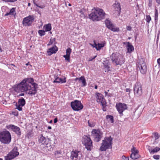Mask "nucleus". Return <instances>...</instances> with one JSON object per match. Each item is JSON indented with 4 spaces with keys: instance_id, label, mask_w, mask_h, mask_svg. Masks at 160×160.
<instances>
[{
    "instance_id": "obj_6",
    "label": "nucleus",
    "mask_w": 160,
    "mask_h": 160,
    "mask_svg": "<svg viewBox=\"0 0 160 160\" xmlns=\"http://www.w3.org/2000/svg\"><path fill=\"white\" fill-rule=\"evenodd\" d=\"M18 151V148L15 147L7 156H5L4 160H11L18 156L19 154Z\"/></svg>"
},
{
    "instance_id": "obj_37",
    "label": "nucleus",
    "mask_w": 160,
    "mask_h": 160,
    "mask_svg": "<svg viewBox=\"0 0 160 160\" xmlns=\"http://www.w3.org/2000/svg\"><path fill=\"white\" fill-rule=\"evenodd\" d=\"M88 126L90 127H93L95 125V124L92 122H90L89 120L88 121Z\"/></svg>"
},
{
    "instance_id": "obj_11",
    "label": "nucleus",
    "mask_w": 160,
    "mask_h": 160,
    "mask_svg": "<svg viewBox=\"0 0 160 160\" xmlns=\"http://www.w3.org/2000/svg\"><path fill=\"white\" fill-rule=\"evenodd\" d=\"M71 105L72 108L75 111L81 110L83 108V106L81 101L77 100L71 102Z\"/></svg>"
},
{
    "instance_id": "obj_36",
    "label": "nucleus",
    "mask_w": 160,
    "mask_h": 160,
    "mask_svg": "<svg viewBox=\"0 0 160 160\" xmlns=\"http://www.w3.org/2000/svg\"><path fill=\"white\" fill-rule=\"evenodd\" d=\"M153 135L155 140L158 139L160 137V135H159L158 134L157 132L153 133Z\"/></svg>"
},
{
    "instance_id": "obj_54",
    "label": "nucleus",
    "mask_w": 160,
    "mask_h": 160,
    "mask_svg": "<svg viewBox=\"0 0 160 160\" xmlns=\"http://www.w3.org/2000/svg\"><path fill=\"white\" fill-rule=\"evenodd\" d=\"M24 95V93H22L18 95V96H23Z\"/></svg>"
},
{
    "instance_id": "obj_22",
    "label": "nucleus",
    "mask_w": 160,
    "mask_h": 160,
    "mask_svg": "<svg viewBox=\"0 0 160 160\" xmlns=\"http://www.w3.org/2000/svg\"><path fill=\"white\" fill-rule=\"evenodd\" d=\"M66 78H59L58 77L57 78L53 81L54 83H63L66 82Z\"/></svg>"
},
{
    "instance_id": "obj_63",
    "label": "nucleus",
    "mask_w": 160,
    "mask_h": 160,
    "mask_svg": "<svg viewBox=\"0 0 160 160\" xmlns=\"http://www.w3.org/2000/svg\"><path fill=\"white\" fill-rule=\"evenodd\" d=\"M149 3H150L152 2V0H149Z\"/></svg>"
},
{
    "instance_id": "obj_53",
    "label": "nucleus",
    "mask_w": 160,
    "mask_h": 160,
    "mask_svg": "<svg viewBox=\"0 0 160 160\" xmlns=\"http://www.w3.org/2000/svg\"><path fill=\"white\" fill-rule=\"evenodd\" d=\"M126 92H130V89L129 88H127L126 89Z\"/></svg>"
},
{
    "instance_id": "obj_58",
    "label": "nucleus",
    "mask_w": 160,
    "mask_h": 160,
    "mask_svg": "<svg viewBox=\"0 0 160 160\" xmlns=\"http://www.w3.org/2000/svg\"><path fill=\"white\" fill-rule=\"evenodd\" d=\"M94 88L95 89H97L98 88V86L97 85H95Z\"/></svg>"
},
{
    "instance_id": "obj_5",
    "label": "nucleus",
    "mask_w": 160,
    "mask_h": 160,
    "mask_svg": "<svg viewBox=\"0 0 160 160\" xmlns=\"http://www.w3.org/2000/svg\"><path fill=\"white\" fill-rule=\"evenodd\" d=\"M112 139L111 137L105 138L102 141L100 150L101 151H106L107 149L112 147Z\"/></svg>"
},
{
    "instance_id": "obj_4",
    "label": "nucleus",
    "mask_w": 160,
    "mask_h": 160,
    "mask_svg": "<svg viewBox=\"0 0 160 160\" xmlns=\"http://www.w3.org/2000/svg\"><path fill=\"white\" fill-rule=\"evenodd\" d=\"M112 62L116 65H121L124 62V59L121 54L118 53H113L110 56Z\"/></svg>"
},
{
    "instance_id": "obj_3",
    "label": "nucleus",
    "mask_w": 160,
    "mask_h": 160,
    "mask_svg": "<svg viewBox=\"0 0 160 160\" xmlns=\"http://www.w3.org/2000/svg\"><path fill=\"white\" fill-rule=\"evenodd\" d=\"M11 140V135L8 131L5 130L0 132V141L2 143L9 144Z\"/></svg>"
},
{
    "instance_id": "obj_41",
    "label": "nucleus",
    "mask_w": 160,
    "mask_h": 160,
    "mask_svg": "<svg viewBox=\"0 0 160 160\" xmlns=\"http://www.w3.org/2000/svg\"><path fill=\"white\" fill-rule=\"evenodd\" d=\"M151 20V18L150 15H147L146 16V20L147 22L149 23Z\"/></svg>"
},
{
    "instance_id": "obj_33",
    "label": "nucleus",
    "mask_w": 160,
    "mask_h": 160,
    "mask_svg": "<svg viewBox=\"0 0 160 160\" xmlns=\"http://www.w3.org/2000/svg\"><path fill=\"white\" fill-rule=\"evenodd\" d=\"M155 10L154 19L155 22H157L158 20V12L157 9H155Z\"/></svg>"
},
{
    "instance_id": "obj_7",
    "label": "nucleus",
    "mask_w": 160,
    "mask_h": 160,
    "mask_svg": "<svg viewBox=\"0 0 160 160\" xmlns=\"http://www.w3.org/2000/svg\"><path fill=\"white\" fill-rule=\"evenodd\" d=\"M91 135L94 138V141L98 142L101 139L102 133L99 129H93L91 132Z\"/></svg>"
},
{
    "instance_id": "obj_52",
    "label": "nucleus",
    "mask_w": 160,
    "mask_h": 160,
    "mask_svg": "<svg viewBox=\"0 0 160 160\" xmlns=\"http://www.w3.org/2000/svg\"><path fill=\"white\" fill-rule=\"evenodd\" d=\"M33 3L34 4L36 5V6H37V7H38V5L36 3H35V0H33Z\"/></svg>"
},
{
    "instance_id": "obj_23",
    "label": "nucleus",
    "mask_w": 160,
    "mask_h": 160,
    "mask_svg": "<svg viewBox=\"0 0 160 160\" xmlns=\"http://www.w3.org/2000/svg\"><path fill=\"white\" fill-rule=\"evenodd\" d=\"M13 15L15 17L16 15V12L15 8H11L9 12H7L5 14V16Z\"/></svg>"
},
{
    "instance_id": "obj_30",
    "label": "nucleus",
    "mask_w": 160,
    "mask_h": 160,
    "mask_svg": "<svg viewBox=\"0 0 160 160\" xmlns=\"http://www.w3.org/2000/svg\"><path fill=\"white\" fill-rule=\"evenodd\" d=\"M47 149L48 151H51L53 150V148L51 145V143L48 142L46 144Z\"/></svg>"
},
{
    "instance_id": "obj_25",
    "label": "nucleus",
    "mask_w": 160,
    "mask_h": 160,
    "mask_svg": "<svg viewBox=\"0 0 160 160\" xmlns=\"http://www.w3.org/2000/svg\"><path fill=\"white\" fill-rule=\"evenodd\" d=\"M79 82L82 83V87H85L87 85L86 80L84 76H82L81 77V79Z\"/></svg>"
},
{
    "instance_id": "obj_35",
    "label": "nucleus",
    "mask_w": 160,
    "mask_h": 160,
    "mask_svg": "<svg viewBox=\"0 0 160 160\" xmlns=\"http://www.w3.org/2000/svg\"><path fill=\"white\" fill-rule=\"evenodd\" d=\"M104 103H102L101 104L102 106V109L103 111H106V102H104Z\"/></svg>"
},
{
    "instance_id": "obj_45",
    "label": "nucleus",
    "mask_w": 160,
    "mask_h": 160,
    "mask_svg": "<svg viewBox=\"0 0 160 160\" xmlns=\"http://www.w3.org/2000/svg\"><path fill=\"white\" fill-rule=\"evenodd\" d=\"M2 1L7 2H14L17 0H2Z\"/></svg>"
},
{
    "instance_id": "obj_47",
    "label": "nucleus",
    "mask_w": 160,
    "mask_h": 160,
    "mask_svg": "<svg viewBox=\"0 0 160 160\" xmlns=\"http://www.w3.org/2000/svg\"><path fill=\"white\" fill-rule=\"evenodd\" d=\"M126 28H127V30H129V31L131 30L132 29V27L129 26H127Z\"/></svg>"
},
{
    "instance_id": "obj_1",
    "label": "nucleus",
    "mask_w": 160,
    "mask_h": 160,
    "mask_svg": "<svg viewBox=\"0 0 160 160\" xmlns=\"http://www.w3.org/2000/svg\"><path fill=\"white\" fill-rule=\"evenodd\" d=\"M38 85L34 82L32 78L24 79L15 87L14 91L17 92H25L31 96L35 95L37 92Z\"/></svg>"
},
{
    "instance_id": "obj_21",
    "label": "nucleus",
    "mask_w": 160,
    "mask_h": 160,
    "mask_svg": "<svg viewBox=\"0 0 160 160\" xmlns=\"http://www.w3.org/2000/svg\"><path fill=\"white\" fill-rule=\"evenodd\" d=\"M58 50V48L56 46H55L49 48L47 51V53L48 55H51L52 54L56 53Z\"/></svg>"
},
{
    "instance_id": "obj_32",
    "label": "nucleus",
    "mask_w": 160,
    "mask_h": 160,
    "mask_svg": "<svg viewBox=\"0 0 160 160\" xmlns=\"http://www.w3.org/2000/svg\"><path fill=\"white\" fill-rule=\"evenodd\" d=\"M160 150V148H159L156 147L154 149L151 150L150 151L151 152V153H154L159 151Z\"/></svg>"
},
{
    "instance_id": "obj_17",
    "label": "nucleus",
    "mask_w": 160,
    "mask_h": 160,
    "mask_svg": "<svg viewBox=\"0 0 160 160\" xmlns=\"http://www.w3.org/2000/svg\"><path fill=\"white\" fill-rule=\"evenodd\" d=\"M80 153V152L78 150L72 151L71 152L70 158L72 160H78V155Z\"/></svg>"
},
{
    "instance_id": "obj_9",
    "label": "nucleus",
    "mask_w": 160,
    "mask_h": 160,
    "mask_svg": "<svg viewBox=\"0 0 160 160\" xmlns=\"http://www.w3.org/2000/svg\"><path fill=\"white\" fill-rule=\"evenodd\" d=\"M106 27L108 29L113 32H118L119 31V28L116 27L110 20L107 19L105 21Z\"/></svg>"
},
{
    "instance_id": "obj_15",
    "label": "nucleus",
    "mask_w": 160,
    "mask_h": 160,
    "mask_svg": "<svg viewBox=\"0 0 160 160\" xmlns=\"http://www.w3.org/2000/svg\"><path fill=\"white\" fill-rule=\"evenodd\" d=\"M132 153L130 155V157L133 159H136L138 158L140 156L138 154V151L135 148L133 147V148L131 150Z\"/></svg>"
},
{
    "instance_id": "obj_50",
    "label": "nucleus",
    "mask_w": 160,
    "mask_h": 160,
    "mask_svg": "<svg viewBox=\"0 0 160 160\" xmlns=\"http://www.w3.org/2000/svg\"><path fill=\"white\" fill-rule=\"evenodd\" d=\"M156 2L158 4V5H160V0H156Z\"/></svg>"
},
{
    "instance_id": "obj_34",
    "label": "nucleus",
    "mask_w": 160,
    "mask_h": 160,
    "mask_svg": "<svg viewBox=\"0 0 160 160\" xmlns=\"http://www.w3.org/2000/svg\"><path fill=\"white\" fill-rule=\"evenodd\" d=\"M45 31L42 30H39L38 31V32L40 36L42 37L45 34Z\"/></svg>"
},
{
    "instance_id": "obj_8",
    "label": "nucleus",
    "mask_w": 160,
    "mask_h": 160,
    "mask_svg": "<svg viewBox=\"0 0 160 160\" xmlns=\"http://www.w3.org/2000/svg\"><path fill=\"white\" fill-rule=\"evenodd\" d=\"M82 143L85 146L87 150H91L92 146V141L89 137L85 136L82 139Z\"/></svg>"
},
{
    "instance_id": "obj_20",
    "label": "nucleus",
    "mask_w": 160,
    "mask_h": 160,
    "mask_svg": "<svg viewBox=\"0 0 160 160\" xmlns=\"http://www.w3.org/2000/svg\"><path fill=\"white\" fill-rule=\"evenodd\" d=\"M49 140L48 138H45L42 134L38 139V142L39 143L45 145L48 142Z\"/></svg>"
},
{
    "instance_id": "obj_12",
    "label": "nucleus",
    "mask_w": 160,
    "mask_h": 160,
    "mask_svg": "<svg viewBox=\"0 0 160 160\" xmlns=\"http://www.w3.org/2000/svg\"><path fill=\"white\" fill-rule=\"evenodd\" d=\"M134 94L137 97L141 96L142 93V85L139 82H137L135 85L134 88Z\"/></svg>"
},
{
    "instance_id": "obj_49",
    "label": "nucleus",
    "mask_w": 160,
    "mask_h": 160,
    "mask_svg": "<svg viewBox=\"0 0 160 160\" xmlns=\"http://www.w3.org/2000/svg\"><path fill=\"white\" fill-rule=\"evenodd\" d=\"M81 77L80 78H76L75 79V81H77V80H78L79 81Z\"/></svg>"
},
{
    "instance_id": "obj_13",
    "label": "nucleus",
    "mask_w": 160,
    "mask_h": 160,
    "mask_svg": "<svg viewBox=\"0 0 160 160\" xmlns=\"http://www.w3.org/2000/svg\"><path fill=\"white\" fill-rule=\"evenodd\" d=\"M34 20V16L29 15L24 18L22 21V24L25 27L31 26Z\"/></svg>"
},
{
    "instance_id": "obj_39",
    "label": "nucleus",
    "mask_w": 160,
    "mask_h": 160,
    "mask_svg": "<svg viewBox=\"0 0 160 160\" xmlns=\"http://www.w3.org/2000/svg\"><path fill=\"white\" fill-rule=\"evenodd\" d=\"M72 52V49L69 48H68L66 50V54L70 55Z\"/></svg>"
},
{
    "instance_id": "obj_48",
    "label": "nucleus",
    "mask_w": 160,
    "mask_h": 160,
    "mask_svg": "<svg viewBox=\"0 0 160 160\" xmlns=\"http://www.w3.org/2000/svg\"><path fill=\"white\" fill-rule=\"evenodd\" d=\"M157 63L158 65V66L160 67V58L157 59Z\"/></svg>"
},
{
    "instance_id": "obj_24",
    "label": "nucleus",
    "mask_w": 160,
    "mask_h": 160,
    "mask_svg": "<svg viewBox=\"0 0 160 160\" xmlns=\"http://www.w3.org/2000/svg\"><path fill=\"white\" fill-rule=\"evenodd\" d=\"M103 64L104 65L105 72H107L110 71V67L109 65V62L108 61H104Z\"/></svg>"
},
{
    "instance_id": "obj_29",
    "label": "nucleus",
    "mask_w": 160,
    "mask_h": 160,
    "mask_svg": "<svg viewBox=\"0 0 160 160\" xmlns=\"http://www.w3.org/2000/svg\"><path fill=\"white\" fill-rule=\"evenodd\" d=\"M104 46V44L103 43H99L96 44V49L98 51L100 50Z\"/></svg>"
},
{
    "instance_id": "obj_44",
    "label": "nucleus",
    "mask_w": 160,
    "mask_h": 160,
    "mask_svg": "<svg viewBox=\"0 0 160 160\" xmlns=\"http://www.w3.org/2000/svg\"><path fill=\"white\" fill-rule=\"evenodd\" d=\"M122 159L123 160H129L128 157H126L124 155H123L122 156Z\"/></svg>"
},
{
    "instance_id": "obj_64",
    "label": "nucleus",
    "mask_w": 160,
    "mask_h": 160,
    "mask_svg": "<svg viewBox=\"0 0 160 160\" xmlns=\"http://www.w3.org/2000/svg\"><path fill=\"white\" fill-rule=\"evenodd\" d=\"M68 5H69V6H71V4H69Z\"/></svg>"
},
{
    "instance_id": "obj_28",
    "label": "nucleus",
    "mask_w": 160,
    "mask_h": 160,
    "mask_svg": "<svg viewBox=\"0 0 160 160\" xmlns=\"http://www.w3.org/2000/svg\"><path fill=\"white\" fill-rule=\"evenodd\" d=\"M25 103L26 102L25 100L23 98H22L18 100V104L21 105L22 106H23L25 105Z\"/></svg>"
},
{
    "instance_id": "obj_59",
    "label": "nucleus",
    "mask_w": 160,
    "mask_h": 160,
    "mask_svg": "<svg viewBox=\"0 0 160 160\" xmlns=\"http://www.w3.org/2000/svg\"><path fill=\"white\" fill-rule=\"evenodd\" d=\"M38 7H39V8H43V6L41 7V6H38Z\"/></svg>"
},
{
    "instance_id": "obj_51",
    "label": "nucleus",
    "mask_w": 160,
    "mask_h": 160,
    "mask_svg": "<svg viewBox=\"0 0 160 160\" xmlns=\"http://www.w3.org/2000/svg\"><path fill=\"white\" fill-rule=\"evenodd\" d=\"M58 121V120L57 118H55L54 119V123H56Z\"/></svg>"
},
{
    "instance_id": "obj_40",
    "label": "nucleus",
    "mask_w": 160,
    "mask_h": 160,
    "mask_svg": "<svg viewBox=\"0 0 160 160\" xmlns=\"http://www.w3.org/2000/svg\"><path fill=\"white\" fill-rule=\"evenodd\" d=\"M70 55L66 54L63 56V57L65 58V60L68 62L70 61Z\"/></svg>"
},
{
    "instance_id": "obj_43",
    "label": "nucleus",
    "mask_w": 160,
    "mask_h": 160,
    "mask_svg": "<svg viewBox=\"0 0 160 160\" xmlns=\"http://www.w3.org/2000/svg\"><path fill=\"white\" fill-rule=\"evenodd\" d=\"M94 44H92L91 43H90V44L93 48H96V44L97 43L95 41H93Z\"/></svg>"
},
{
    "instance_id": "obj_57",
    "label": "nucleus",
    "mask_w": 160,
    "mask_h": 160,
    "mask_svg": "<svg viewBox=\"0 0 160 160\" xmlns=\"http://www.w3.org/2000/svg\"><path fill=\"white\" fill-rule=\"evenodd\" d=\"M105 95H108V92H106V91L105 92Z\"/></svg>"
},
{
    "instance_id": "obj_55",
    "label": "nucleus",
    "mask_w": 160,
    "mask_h": 160,
    "mask_svg": "<svg viewBox=\"0 0 160 160\" xmlns=\"http://www.w3.org/2000/svg\"><path fill=\"white\" fill-rule=\"evenodd\" d=\"M14 115L16 116H18V112H17L16 113H15V114H14Z\"/></svg>"
},
{
    "instance_id": "obj_42",
    "label": "nucleus",
    "mask_w": 160,
    "mask_h": 160,
    "mask_svg": "<svg viewBox=\"0 0 160 160\" xmlns=\"http://www.w3.org/2000/svg\"><path fill=\"white\" fill-rule=\"evenodd\" d=\"M53 40H55V39L54 38L52 40L50 39L49 42H48V45L49 46L51 45H52L53 43Z\"/></svg>"
},
{
    "instance_id": "obj_10",
    "label": "nucleus",
    "mask_w": 160,
    "mask_h": 160,
    "mask_svg": "<svg viewBox=\"0 0 160 160\" xmlns=\"http://www.w3.org/2000/svg\"><path fill=\"white\" fill-rule=\"evenodd\" d=\"M137 69H138L140 72L143 74H145L147 72V66L146 63L143 60H141L137 64Z\"/></svg>"
},
{
    "instance_id": "obj_16",
    "label": "nucleus",
    "mask_w": 160,
    "mask_h": 160,
    "mask_svg": "<svg viewBox=\"0 0 160 160\" xmlns=\"http://www.w3.org/2000/svg\"><path fill=\"white\" fill-rule=\"evenodd\" d=\"M95 95L97 102L104 103V102H106L103 95L102 94L99 92H96Z\"/></svg>"
},
{
    "instance_id": "obj_46",
    "label": "nucleus",
    "mask_w": 160,
    "mask_h": 160,
    "mask_svg": "<svg viewBox=\"0 0 160 160\" xmlns=\"http://www.w3.org/2000/svg\"><path fill=\"white\" fill-rule=\"evenodd\" d=\"M153 157L156 159H159L160 156L159 155H154Z\"/></svg>"
},
{
    "instance_id": "obj_27",
    "label": "nucleus",
    "mask_w": 160,
    "mask_h": 160,
    "mask_svg": "<svg viewBox=\"0 0 160 160\" xmlns=\"http://www.w3.org/2000/svg\"><path fill=\"white\" fill-rule=\"evenodd\" d=\"M43 28L46 32L50 31L52 29L51 25L50 23L45 25L43 26Z\"/></svg>"
},
{
    "instance_id": "obj_60",
    "label": "nucleus",
    "mask_w": 160,
    "mask_h": 160,
    "mask_svg": "<svg viewBox=\"0 0 160 160\" xmlns=\"http://www.w3.org/2000/svg\"><path fill=\"white\" fill-rule=\"evenodd\" d=\"M31 5V3H28V6L29 7H30Z\"/></svg>"
},
{
    "instance_id": "obj_38",
    "label": "nucleus",
    "mask_w": 160,
    "mask_h": 160,
    "mask_svg": "<svg viewBox=\"0 0 160 160\" xmlns=\"http://www.w3.org/2000/svg\"><path fill=\"white\" fill-rule=\"evenodd\" d=\"M16 108L19 111H21L22 110V106H21V105H20L19 104L16 103Z\"/></svg>"
},
{
    "instance_id": "obj_56",
    "label": "nucleus",
    "mask_w": 160,
    "mask_h": 160,
    "mask_svg": "<svg viewBox=\"0 0 160 160\" xmlns=\"http://www.w3.org/2000/svg\"><path fill=\"white\" fill-rule=\"evenodd\" d=\"M52 128L51 126H49L48 127V129H51Z\"/></svg>"
},
{
    "instance_id": "obj_31",
    "label": "nucleus",
    "mask_w": 160,
    "mask_h": 160,
    "mask_svg": "<svg viewBox=\"0 0 160 160\" xmlns=\"http://www.w3.org/2000/svg\"><path fill=\"white\" fill-rule=\"evenodd\" d=\"M106 118L107 119H109V121L110 122L112 123H113L114 122L113 117L111 115H107L106 117Z\"/></svg>"
},
{
    "instance_id": "obj_62",
    "label": "nucleus",
    "mask_w": 160,
    "mask_h": 160,
    "mask_svg": "<svg viewBox=\"0 0 160 160\" xmlns=\"http://www.w3.org/2000/svg\"><path fill=\"white\" fill-rule=\"evenodd\" d=\"M0 51L1 52L2 51V49L1 47V46H0Z\"/></svg>"
},
{
    "instance_id": "obj_14",
    "label": "nucleus",
    "mask_w": 160,
    "mask_h": 160,
    "mask_svg": "<svg viewBox=\"0 0 160 160\" xmlns=\"http://www.w3.org/2000/svg\"><path fill=\"white\" fill-rule=\"evenodd\" d=\"M116 107L117 111L120 114V116L123 115V112L127 108L126 104L120 103L117 104Z\"/></svg>"
},
{
    "instance_id": "obj_61",
    "label": "nucleus",
    "mask_w": 160,
    "mask_h": 160,
    "mask_svg": "<svg viewBox=\"0 0 160 160\" xmlns=\"http://www.w3.org/2000/svg\"><path fill=\"white\" fill-rule=\"evenodd\" d=\"M29 62H28V63L26 64V66H28V65H29Z\"/></svg>"
},
{
    "instance_id": "obj_26",
    "label": "nucleus",
    "mask_w": 160,
    "mask_h": 160,
    "mask_svg": "<svg viewBox=\"0 0 160 160\" xmlns=\"http://www.w3.org/2000/svg\"><path fill=\"white\" fill-rule=\"evenodd\" d=\"M113 6L116 11H117L118 12H120V11L121 8L120 3L117 2H116Z\"/></svg>"
},
{
    "instance_id": "obj_19",
    "label": "nucleus",
    "mask_w": 160,
    "mask_h": 160,
    "mask_svg": "<svg viewBox=\"0 0 160 160\" xmlns=\"http://www.w3.org/2000/svg\"><path fill=\"white\" fill-rule=\"evenodd\" d=\"M123 44L126 45L127 53H131L134 50L133 46L129 42H124Z\"/></svg>"
},
{
    "instance_id": "obj_2",
    "label": "nucleus",
    "mask_w": 160,
    "mask_h": 160,
    "mask_svg": "<svg viewBox=\"0 0 160 160\" xmlns=\"http://www.w3.org/2000/svg\"><path fill=\"white\" fill-rule=\"evenodd\" d=\"M105 13L102 9L94 8L93 11L89 15L90 19L93 21H98L104 18Z\"/></svg>"
},
{
    "instance_id": "obj_18",
    "label": "nucleus",
    "mask_w": 160,
    "mask_h": 160,
    "mask_svg": "<svg viewBox=\"0 0 160 160\" xmlns=\"http://www.w3.org/2000/svg\"><path fill=\"white\" fill-rule=\"evenodd\" d=\"M9 128H11L12 131L14 132L18 135H21V132L20 128L17 126L14 125H10L8 126Z\"/></svg>"
}]
</instances>
